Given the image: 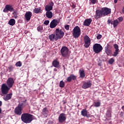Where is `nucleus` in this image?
<instances>
[{"mask_svg": "<svg viewBox=\"0 0 124 124\" xmlns=\"http://www.w3.org/2000/svg\"><path fill=\"white\" fill-rule=\"evenodd\" d=\"M15 81L13 78H9L7 80V85L6 83H3L1 86V91L3 94H7L8 93L10 89L13 87Z\"/></svg>", "mask_w": 124, "mask_h": 124, "instance_id": "obj_1", "label": "nucleus"}, {"mask_svg": "<svg viewBox=\"0 0 124 124\" xmlns=\"http://www.w3.org/2000/svg\"><path fill=\"white\" fill-rule=\"evenodd\" d=\"M110 13L111 9L107 7L102 8L101 10H97L95 11V18L96 19H99V18L109 15Z\"/></svg>", "mask_w": 124, "mask_h": 124, "instance_id": "obj_2", "label": "nucleus"}, {"mask_svg": "<svg viewBox=\"0 0 124 124\" xmlns=\"http://www.w3.org/2000/svg\"><path fill=\"white\" fill-rule=\"evenodd\" d=\"M33 115L29 113H23L21 116V120L24 124H31L33 121Z\"/></svg>", "mask_w": 124, "mask_h": 124, "instance_id": "obj_3", "label": "nucleus"}, {"mask_svg": "<svg viewBox=\"0 0 124 124\" xmlns=\"http://www.w3.org/2000/svg\"><path fill=\"white\" fill-rule=\"evenodd\" d=\"M26 106V104L24 103H19L18 105L14 110V112L15 115H17V116H21L22 115V111H23V108L24 107Z\"/></svg>", "mask_w": 124, "mask_h": 124, "instance_id": "obj_4", "label": "nucleus"}, {"mask_svg": "<svg viewBox=\"0 0 124 124\" xmlns=\"http://www.w3.org/2000/svg\"><path fill=\"white\" fill-rule=\"evenodd\" d=\"M73 36L74 38H78L81 35V29L78 26H76L73 30Z\"/></svg>", "mask_w": 124, "mask_h": 124, "instance_id": "obj_5", "label": "nucleus"}, {"mask_svg": "<svg viewBox=\"0 0 124 124\" xmlns=\"http://www.w3.org/2000/svg\"><path fill=\"white\" fill-rule=\"evenodd\" d=\"M55 41H57L58 39H62L64 35V32L62 30L56 29L55 32Z\"/></svg>", "mask_w": 124, "mask_h": 124, "instance_id": "obj_6", "label": "nucleus"}, {"mask_svg": "<svg viewBox=\"0 0 124 124\" xmlns=\"http://www.w3.org/2000/svg\"><path fill=\"white\" fill-rule=\"evenodd\" d=\"M68 52H69V49L65 46H62L61 49V55L64 58H69Z\"/></svg>", "mask_w": 124, "mask_h": 124, "instance_id": "obj_7", "label": "nucleus"}, {"mask_svg": "<svg viewBox=\"0 0 124 124\" xmlns=\"http://www.w3.org/2000/svg\"><path fill=\"white\" fill-rule=\"evenodd\" d=\"M103 50V47L101 44H95L93 46V50L95 54H99Z\"/></svg>", "mask_w": 124, "mask_h": 124, "instance_id": "obj_8", "label": "nucleus"}, {"mask_svg": "<svg viewBox=\"0 0 124 124\" xmlns=\"http://www.w3.org/2000/svg\"><path fill=\"white\" fill-rule=\"evenodd\" d=\"M61 19L62 17H60L57 19H53L50 24V28L51 29H54V28H56L58 26V24H60Z\"/></svg>", "mask_w": 124, "mask_h": 124, "instance_id": "obj_9", "label": "nucleus"}, {"mask_svg": "<svg viewBox=\"0 0 124 124\" xmlns=\"http://www.w3.org/2000/svg\"><path fill=\"white\" fill-rule=\"evenodd\" d=\"M84 42V47L85 48H89L90 45H91V39L88 35H85L83 39Z\"/></svg>", "mask_w": 124, "mask_h": 124, "instance_id": "obj_10", "label": "nucleus"}, {"mask_svg": "<svg viewBox=\"0 0 124 124\" xmlns=\"http://www.w3.org/2000/svg\"><path fill=\"white\" fill-rule=\"evenodd\" d=\"M66 121V115L64 113H61L58 117V122L59 124H62Z\"/></svg>", "mask_w": 124, "mask_h": 124, "instance_id": "obj_11", "label": "nucleus"}, {"mask_svg": "<svg viewBox=\"0 0 124 124\" xmlns=\"http://www.w3.org/2000/svg\"><path fill=\"white\" fill-rule=\"evenodd\" d=\"M8 11H10V12H12L13 11H14V8H13L12 5L10 4L6 5L5 8L3 10V12H4V13H6L8 12Z\"/></svg>", "mask_w": 124, "mask_h": 124, "instance_id": "obj_12", "label": "nucleus"}, {"mask_svg": "<svg viewBox=\"0 0 124 124\" xmlns=\"http://www.w3.org/2000/svg\"><path fill=\"white\" fill-rule=\"evenodd\" d=\"M110 49H112V46L108 44L105 47V52L108 56H112V50Z\"/></svg>", "mask_w": 124, "mask_h": 124, "instance_id": "obj_13", "label": "nucleus"}, {"mask_svg": "<svg viewBox=\"0 0 124 124\" xmlns=\"http://www.w3.org/2000/svg\"><path fill=\"white\" fill-rule=\"evenodd\" d=\"M93 85V83H92V81H85L83 82V84L82 86V89H89V88H91L92 87V85Z\"/></svg>", "mask_w": 124, "mask_h": 124, "instance_id": "obj_14", "label": "nucleus"}, {"mask_svg": "<svg viewBox=\"0 0 124 124\" xmlns=\"http://www.w3.org/2000/svg\"><path fill=\"white\" fill-rule=\"evenodd\" d=\"M114 49H115V51L113 52L112 54L113 57H117L118 55H119V53H120V51L119 49V45L117 44H115L113 45Z\"/></svg>", "mask_w": 124, "mask_h": 124, "instance_id": "obj_15", "label": "nucleus"}, {"mask_svg": "<svg viewBox=\"0 0 124 124\" xmlns=\"http://www.w3.org/2000/svg\"><path fill=\"white\" fill-rule=\"evenodd\" d=\"M52 66L56 67V68H60L61 66L60 65V62L58 61V59H55L52 62Z\"/></svg>", "mask_w": 124, "mask_h": 124, "instance_id": "obj_16", "label": "nucleus"}, {"mask_svg": "<svg viewBox=\"0 0 124 124\" xmlns=\"http://www.w3.org/2000/svg\"><path fill=\"white\" fill-rule=\"evenodd\" d=\"M31 16H32V13L31 12H27L25 13L24 17L27 21H30L31 20Z\"/></svg>", "mask_w": 124, "mask_h": 124, "instance_id": "obj_17", "label": "nucleus"}, {"mask_svg": "<svg viewBox=\"0 0 124 124\" xmlns=\"http://www.w3.org/2000/svg\"><path fill=\"white\" fill-rule=\"evenodd\" d=\"M4 94L5 95H4L3 98L5 101H8V100L11 99V98L12 97V93H10Z\"/></svg>", "mask_w": 124, "mask_h": 124, "instance_id": "obj_18", "label": "nucleus"}, {"mask_svg": "<svg viewBox=\"0 0 124 124\" xmlns=\"http://www.w3.org/2000/svg\"><path fill=\"white\" fill-rule=\"evenodd\" d=\"M77 79V77L73 74H71L69 77H68L67 78V82H70L71 80L73 81L76 80Z\"/></svg>", "mask_w": 124, "mask_h": 124, "instance_id": "obj_19", "label": "nucleus"}, {"mask_svg": "<svg viewBox=\"0 0 124 124\" xmlns=\"http://www.w3.org/2000/svg\"><path fill=\"white\" fill-rule=\"evenodd\" d=\"M92 21H93V20H92L91 18L86 19L83 22V25L86 27H89L90 26V25H91V23H92Z\"/></svg>", "mask_w": 124, "mask_h": 124, "instance_id": "obj_20", "label": "nucleus"}, {"mask_svg": "<svg viewBox=\"0 0 124 124\" xmlns=\"http://www.w3.org/2000/svg\"><path fill=\"white\" fill-rule=\"evenodd\" d=\"M49 113V110L47 109V108H45L42 110V114L45 117H48V113Z\"/></svg>", "mask_w": 124, "mask_h": 124, "instance_id": "obj_21", "label": "nucleus"}, {"mask_svg": "<svg viewBox=\"0 0 124 124\" xmlns=\"http://www.w3.org/2000/svg\"><path fill=\"white\" fill-rule=\"evenodd\" d=\"M33 13H35L36 14H38L39 13H41L42 12V10L41 9V7L39 8H35L33 10Z\"/></svg>", "mask_w": 124, "mask_h": 124, "instance_id": "obj_22", "label": "nucleus"}, {"mask_svg": "<svg viewBox=\"0 0 124 124\" xmlns=\"http://www.w3.org/2000/svg\"><path fill=\"white\" fill-rule=\"evenodd\" d=\"M81 114L83 117H87V118H89V116H88V111L86 109H83L81 110Z\"/></svg>", "mask_w": 124, "mask_h": 124, "instance_id": "obj_23", "label": "nucleus"}, {"mask_svg": "<svg viewBox=\"0 0 124 124\" xmlns=\"http://www.w3.org/2000/svg\"><path fill=\"white\" fill-rule=\"evenodd\" d=\"M46 15L47 17V18H48V19H51V18H53V13L51 11H47L46 13Z\"/></svg>", "mask_w": 124, "mask_h": 124, "instance_id": "obj_24", "label": "nucleus"}, {"mask_svg": "<svg viewBox=\"0 0 124 124\" xmlns=\"http://www.w3.org/2000/svg\"><path fill=\"white\" fill-rule=\"evenodd\" d=\"M79 73L80 78H84L86 75L85 74V70L80 69L79 70Z\"/></svg>", "mask_w": 124, "mask_h": 124, "instance_id": "obj_25", "label": "nucleus"}, {"mask_svg": "<svg viewBox=\"0 0 124 124\" xmlns=\"http://www.w3.org/2000/svg\"><path fill=\"white\" fill-rule=\"evenodd\" d=\"M48 38L50 41H54V40H56V34H51L48 36Z\"/></svg>", "mask_w": 124, "mask_h": 124, "instance_id": "obj_26", "label": "nucleus"}, {"mask_svg": "<svg viewBox=\"0 0 124 124\" xmlns=\"http://www.w3.org/2000/svg\"><path fill=\"white\" fill-rule=\"evenodd\" d=\"M16 23V21L15 20V19H14L13 18H11L9 21L8 24H9V25H10V26H14V25H15Z\"/></svg>", "mask_w": 124, "mask_h": 124, "instance_id": "obj_27", "label": "nucleus"}, {"mask_svg": "<svg viewBox=\"0 0 124 124\" xmlns=\"http://www.w3.org/2000/svg\"><path fill=\"white\" fill-rule=\"evenodd\" d=\"M112 108H110L108 110H107L106 116L108 118H111L112 117Z\"/></svg>", "mask_w": 124, "mask_h": 124, "instance_id": "obj_28", "label": "nucleus"}, {"mask_svg": "<svg viewBox=\"0 0 124 124\" xmlns=\"http://www.w3.org/2000/svg\"><path fill=\"white\" fill-rule=\"evenodd\" d=\"M13 12V15L14 16L15 19H17V18H18V11L15 10V9H14Z\"/></svg>", "mask_w": 124, "mask_h": 124, "instance_id": "obj_29", "label": "nucleus"}, {"mask_svg": "<svg viewBox=\"0 0 124 124\" xmlns=\"http://www.w3.org/2000/svg\"><path fill=\"white\" fill-rule=\"evenodd\" d=\"M45 9L46 11H50V10H52L53 9V7L49 6V5H46L45 7Z\"/></svg>", "mask_w": 124, "mask_h": 124, "instance_id": "obj_30", "label": "nucleus"}, {"mask_svg": "<svg viewBox=\"0 0 124 124\" xmlns=\"http://www.w3.org/2000/svg\"><path fill=\"white\" fill-rule=\"evenodd\" d=\"M8 68L9 69V72H12L14 70V68H15V67H14L13 65H10L8 67Z\"/></svg>", "mask_w": 124, "mask_h": 124, "instance_id": "obj_31", "label": "nucleus"}, {"mask_svg": "<svg viewBox=\"0 0 124 124\" xmlns=\"http://www.w3.org/2000/svg\"><path fill=\"white\" fill-rule=\"evenodd\" d=\"M112 25L113 26V28H116L119 25V21H118V19L114 20Z\"/></svg>", "mask_w": 124, "mask_h": 124, "instance_id": "obj_32", "label": "nucleus"}, {"mask_svg": "<svg viewBox=\"0 0 124 124\" xmlns=\"http://www.w3.org/2000/svg\"><path fill=\"white\" fill-rule=\"evenodd\" d=\"M64 82H63L62 80H61L59 84V87H60V88H64Z\"/></svg>", "mask_w": 124, "mask_h": 124, "instance_id": "obj_33", "label": "nucleus"}, {"mask_svg": "<svg viewBox=\"0 0 124 124\" xmlns=\"http://www.w3.org/2000/svg\"><path fill=\"white\" fill-rule=\"evenodd\" d=\"M16 66L17 67H21V66H22V62L20 61L17 62L16 63Z\"/></svg>", "mask_w": 124, "mask_h": 124, "instance_id": "obj_34", "label": "nucleus"}, {"mask_svg": "<svg viewBox=\"0 0 124 124\" xmlns=\"http://www.w3.org/2000/svg\"><path fill=\"white\" fill-rule=\"evenodd\" d=\"M115 62V60H114V58H111L109 61H108V63L109 64H113V63Z\"/></svg>", "mask_w": 124, "mask_h": 124, "instance_id": "obj_35", "label": "nucleus"}, {"mask_svg": "<svg viewBox=\"0 0 124 124\" xmlns=\"http://www.w3.org/2000/svg\"><path fill=\"white\" fill-rule=\"evenodd\" d=\"M94 106L95 107H99V106H100V102H95Z\"/></svg>", "mask_w": 124, "mask_h": 124, "instance_id": "obj_36", "label": "nucleus"}, {"mask_svg": "<svg viewBox=\"0 0 124 124\" xmlns=\"http://www.w3.org/2000/svg\"><path fill=\"white\" fill-rule=\"evenodd\" d=\"M43 30V27L41 26H39L37 27V31H42Z\"/></svg>", "mask_w": 124, "mask_h": 124, "instance_id": "obj_37", "label": "nucleus"}, {"mask_svg": "<svg viewBox=\"0 0 124 124\" xmlns=\"http://www.w3.org/2000/svg\"><path fill=\"white\" fill-rule=\"evenodd\" d=\"M91 3L93 4H95L97 2V0H90Z\"/></svg>", "mask_w": 124, "mask_h": 124, "instance_id": "obj_38", "label": "nucleus"}, {"mask_svg": "<svg viewBox=\"0 0 124 124\" xmlns=\"http://www.w3.org/2000/svg\"><path fill=\"white\" fill-rule=\"evenodd\" d=\"M114 21H112L111 19H108V25H110V24H111V25H113V23Z\"/></svg>", "mask_w": 124, "mask_h": 124, "instance_id": "obj_39", "label": "nucleus"}, {"mask_svg": "<svg viewBox=\"0 0 124 124\" xmlns=\"http://www.w3.org/2000/svg\"><path fill=\"white\" fill-rule=\"evenodd\" d=\"M65 29L66 31H69V25H65Z\"/></svg>", "mask_w": 124, "mask_h": 124, "instance_id": "obj_40", "label": "nucleus"}, {"mask_svg": "<svg viewBox=\"0 0 124 124\" xmlns=\"http://www.w3.org/2000/svg\"><path fill=\"white\" fill-rule=\"evenodd\" d=\"M123 20H124V17L121 16L118 18V21L119 22H123Z\"/></svg>", "mask_w": 124, "mask_h": 124, "instance_id": "obj_41", "label": "nucleus"}, {"mask_svg": "<svg viewBox=\"0 0 124 124\" xmlns=\"http://www.w3.org/2000/svg\"><path fill=\"white\" fill-rule=\"evenodd\" d=\"M49 20H46L45 21V22H44V24L45 25H46V26H48V25L49 24Z\"/></svg>", "mask_w": 124, "mask_h": 124, "instance_id": "obj_42", "label": "nucleus"}, {"mask_svg": "<svg viewBox=\"0 0 124 124\" xmlns=\"http://www.w3.org/2000/svg\"><path fill=\"white\" fill-rule=\"evenodd\" d=\"M101 37H102V35H101V34H99L96 36L97 39H101Z\"/></svg>", "mask_w": 124, "mask_h": 124, "instance_id": "obj_43", "label": "nucleus"}, {"mask_svg": "<svg viewBox=\"0 0 124 124\" xmlns=\"http://www.w3.org/2000/svg\"><path fill=\"white\" fill-rule=\"evenodd\" d=\"M49 6H51V7H53L54 6V2H51L49 3Z\"/></svg>", "mask_w": 124, "mask_h": 124, "instance_id": "obj_44", "label": "nucleus"}, {"mask_svg": "<svg viewBox=\"0 0 124 124\" xmlns=\"http://www.w3.org/2000/svg\"><path fill=\"white\" fill-rule=\"evenodd\" d=\"M26 102H27V100H25V101H24L22 103H24V104H25V106H26Z\"/></svg>", "mask_w": 124, "mask_h": 124, "instance_id": "obj_45", "label": "nucleus"}, {"mask_svg": "<svg viewBox=\"0 0 124 124\" xmlns=\"http://www.w3.org/2000/svg\"><path fill=\"white\" fill-rule=\"evenodd\" d=\"M1 105H2V102H1V101H0V107L1 106Z\"/></svg>", "mask_w": 124, "mask_h": 124, "instance_id": "obj_46", "label": "nucleus"}, {"mask_svg": "<svg viewBox=\"0 0 124 124\" xmlns=\"http://www.w3.org/2000/svg\"><path fill=\"white\" fill-rule=\"evenodd\" d=\"M118 2V0H114V3H117Z\"/></svg>", "mask_w": 124, "mask_h": 124, "instance_id": "obj_47", "label": "nucleus"}, {"mask_svg": "<svg viewBox=\"0 0 124 124\" xmlns=\"http://www.w3.org/2000/svg\"><path fill=\"white\" fill-rule=\"evenodd\" d=\"M53 70L54 71H58V69H57V68H54Z\"/></svg>", "mask_w": 124, "mask_h": 124, "instance_id": "obj_48", "label": "nucleus"}, {"mask_svg": "<svg viewBox=\"0 0 124 124\" xmlns=\"http://www.w3.org/2000/svg\"><path fill=\"white\" fill-rule=\"evenodd\" d=\"M122 110H123V111H124V106H122Z\"/></svg>", "mask_w": 124, "mask_h": 124, "instance_id": "obj_49", "label": "nucleus"}, {"mask_svg": "<svg viewBox=\"0 0 124 124\" xmlns=\"http://www.w3.org/2000/svg\"><path fill=\"white\" fill-rule=\"evenodd\" d=\"M1 108H0V114H1Z\"/></svg>", "mask_w": 124, "mask_h": 124, "instance_id": "obj_50", "label": "nucleus"}, {"mask_svg": "<svg viewBox=\"0 0 124 124\" xmlns=\"http://www.w3.org/2000/svg\"><path fill=\"white\" fill-rule=\"evenodd\" d=\"M73 8H75V5H73Z\"/></svg>", "mask_w": 124, "mask_h": 124, "instance_id": "obj_51", "label": "nucleus"}, {"mask_svg": "<svg viewBox=\"0 0 124 124\" xmlns=\"http://www.w3.org/2000/svg\"><path fill=\"white\" fill-rule=\"evenodd\" d=\"M121 113H123V111H122Z\"/></svg>", "mask_w": 124, "mask_h": 124, "instance_id": "obj_52", "label": "nucleus"}]
</instances>
